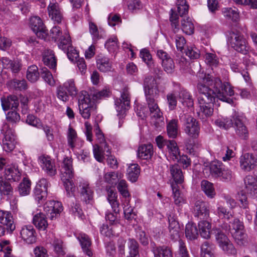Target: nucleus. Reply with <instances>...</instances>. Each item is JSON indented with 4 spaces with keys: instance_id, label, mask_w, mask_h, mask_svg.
<instances>
[{
    "instance_id": "obj_1",
    "label": "nucleus",
    "mask_w": 257,
    "mask_h": 257,
    "mask_svg": "<svg viewBox=\"0 0 257 257\" xmlns=\"http://www.w3.org/2000/svg\"><path fill=\"white\" fill-rule=\"evenodd\" d=\"M144 91L152 117L161 119L162 113L156 101L159 95V90L156 80L152 76H146L143 83Z\"/></svg>"
},
{
    "instance_id": "obj_2",
    "label": "nucleus",
    "mask_w": 257,
    "mask_h": 257,
    "mask_svg": "<svg viewBox=\"0 0 257 257\" xmlns=\"http://www.w3.org/2000/svg\"><path fill=\"white\" fill-rule=\"evenodd\" d=\"M233 87L228 82L222 83L218 77H210V101L217 98L222 101L231 103L233 100L228 96L234 95Z\"/></svg>"
},
{
    "instance_id": "obj_3",
    "label": "nucleus",
    "mask_w": 257,
    "mask_h": 257,
    "mask_svg": "<svg viewBox=\"0 0 257 257\" xmlns=\"http://www.w3.org/2000/svg\"><path fill=\"white\" fill-rule=\"evenodd\" d=\"M197 88L200 93L198 116L203 121L207 122L209 118V74L202 73L199 75Z\"/></svg>"
},
{
    "instance_id": "obj_4",
    "label": "nucleus",
    "mask_w": 257,
    "mask_h": 257,
    "mask_svg": "<svg viewBox=\"0 0 257 257\" xmlns=\"http://www.w3.org/2000/svg\"><path fill=\"white\" fill-rule=\"evenodd\" d=\"M216 126L227 130L231 127L234 122L235 128V133L236 135L241 139L247 140L249 138V131L247 127L243 123L239 116L234 114L232 116V118H218L214 120H212Z\"/></svg>"
},
{
    "instance_id": "obj_5",
    "label": "nucleus",
    "mask_w": 257,
    "mask_h": 257,
    "mask_svg": "<svg viewBox=\"0 0 257 257\" xmlns=\"http://www.w3.org/2000/svg\"><path fill=\"white\" fill-rule=\"evenodd\" d=\"M60 173L61 178L63 182L67 196L69 197L74 196L76 188L73 182L70 180L73 177L72 159L71 158H64L61 166Z\"/></svg>"
},
{
    "instance_id": "obj_6",
    "label": "nucleus",
    "mask_w": 257,
    "mask_h": 257,
    "mask_svg": "<svg viewBox=\"0 0 257 257\" xmlns=\"http://www.w3.org/2000/svg\"><path fill=\"white\" fill-rule=\"evenodd\" d=\"M210 175L215 179L228 182L231 180L233 174L221 161L215 160L210 163Z\"/></svg>"
},
{
    "instance_id": "obj_7",
    "label": "nucleus",
    "mask_w": 257,
    "mask_h": 257,
    "mask_svg": "<svg viewBox=\"0 0 257 257\" xmlns=\"http://www.w3.org/2000/svg\"><path fill=\"white\" fill-rule=\"evenodd\" d=\"M79 112L84 119L89 118L91 113L96 109V104L91 101L90 95L86 91H82L78 96Z\"/></svg>"
},
{
    "instance_id": "obj_8",
    "label": "nucleus",
    "mask_w": 257,
    "mask_h": 257,
    "mask_svg": "<svg viewBox=\"0 0 257 257\" xmlns=\"http://www.w3.org/2000/svg\"><path fill=\"white\" fill-rule=\"evenodd\" d=\"M115 105L119 119V127H120L123 123L121 120L124 118L126 110L130 107V94L128 88H124L122 89L120 97L115 100Z\"/></svg>"
},
{
    "instance_id": "obj_9",
    "label": "nucleus",
    "mask_w": 257,
    "mask_h": 257,
    "mask_svg": "<svg viewBox=\"0 0 257 257\" xmlns=\"http://www.w3.org/2000/svg\"><path fill=\"white\" fill-rule=\"evenodd\" d=\"M228 41L230 47L238 53L246 55L250 51V46L247 40L240 33H231Z\"/></svg>"
},
{
    "instance_id": "obj_10",
    "label": "nucleus",
    "mask_w": 257,
    "mask_h": 257,
    "mask_svg": "<svg viewBox=\"0 0 257 257\" xmlns=\"http://www.w3.org/2000/svg\"><path fill=\"white\" fill-rule=\"evenodd\" d=\"M50 35L55 41H58V46L60 49H65L68 47L71 40L67 31L63 32L58 26L53 27L51 29Z\"/></svg>"
},
{
    "instance_id": "obj_11",
    "label": "nucleus",
    "mask_w": 257,
    "mask_h": 257,
    "mask_svg": "<svg viewBox=\"0 0 257 257\" xmlns=\"http://www.w3.org/2000/svg\"><path fill=\"white\" fill-rule=\"evenodd\" d=\"M183 126L184 131L188 136L193 138L198 137L200 127L198 121L191 115L187 114L184 115Z\"/></svg>"
},
{
    "instance_id": "obj_12",
    "label": "nucleus",
    "mask_w": 257,
    "mask_h": 257,
    "mask_svg": "<svg viewBox=\"0 0 257 257\" xmlns=\"http://www.w3.org/2000/svg\"><path fill=\"white\" fill-rule=\"evenodd\" d=\"M239 160L240 169L244 172H250L257 166V155L252 153L243 154Z\"/></svg>"
},
{
    "instance_id": "obj_13",
    "label": "nucleus",
    "mask_w": 257,
    "mask_h": 257,
    "mask_svg": "<svg viewBox=\"0 0 257 257\" xmlns=\"http://www.w3.org/2000/svg\"><path fill=\"white\" fill-rule=\"evenodd\" d=\"M30 25L33 31L38 37L44 39L47 36V31L41 18L37 16L32 17L30 19Z\"/></svg>"
},
{
    "instance_id": "obj_14",
    "label": "nucleus",
    "mask_w": 257,
    "mask_h": 257,
    "mask_svg": "<svg viewBox=\"0 0 257 257\" xmlns=\"http://www.w3.org/2000/svg\"><path fill=\"white\" fill-rule=\"evenodd\" d=\"M78 189L81 200L86 204H92L94 192L88 182L85 181L80 182Z\"/></svg>"
},
{
    "instance_id": "obj_15",
    "label": "nucleus",
    "mask_w": 257,
    "mask_h": 257,
    "mask_svg": "<svg viewBox=\"0 0 257 257\" xmlns=\"http://www.w3.org/2000/svg\"><path fill=\"white\" fill-rule=\"evenodd\" d=\"M48 185L47 180L45 178L40 179L34 189V196L38 203H43L46 198Z\"/></svg>"
},
{
    "instance_id": "obj_16",
    "label": "nucleus",
    "mask_w": 257,
    "mask_h": 257,
    "mask_svg": "<svg viewBox=\"0 0 257 257\" xmlns=\"http://www.w3.org/2000/svg\"><path fill=\"white\" fill-rule=\"evenodd\" d=\"M44 209L51 219H53L63 210V206L61 202L51 200L44 205Z\"/></svg>"
},
{
    "instance_id": "obj_17",
    "label": "nucleus",
    "mask_w": 257,
    "mask_h": 257,
    "mask_svg": "<svg viewBox=\"0 0 257 257\" xmlns=\"http://www.w3.org/2000/svg\"><path fill=\"white\" fill-rule=\"evenodd\" d=\"M39 163L42 169L50 176L56 175L57 171L54 162L48 156H41L39 158Z\"/></svg>"
},
{
    "instance_id": "obj_18",
    "label": "nucleus",
    "mask_w": 257,
    "mask_h": 257,
    "mask_svg": "<svg viewBox=\"0 0 257 257\" xmlns=\"http://www.w3.org/2000/svg\"><path fill=\"white\" fill-rule=\"evenodd\" d=\"M20 237L24 242L32 244L36 240V231L31 225L23 226L20 230Z\"/></svg>"
},
{
    "instance_id": "obj_19",
    "label": "nucleus",
    "mask_w": 257,
    "mask_h": 257,
    "mask_svg": "<svg viewBox=\"0 0 257 257\" xmlns=\"http://www.w3.org/2000/svg\"><path fill=\"white\" fill-rule=\"evenodd\" d=\"M0 223L6 226L7 231L10 233L16 228L13 216L9 211L0 210Z\"/></svg>"
},
{
    "instance_id": "obj_20",
    "label": "nucleus",
    "mask_w": 257,
    "mask_h": 257,
    "mask_svg": "<svg viewBox=\"0 0 257 257\" xmlns=\"http://www.w3.org/2000/svg\"><path fill=\"white\" fill-rule=\"evenodd\" d=\"M245 192L252 197H257V180L252 175L244 179Z\"/></svg>"
},
{
    "instance_id": "obj_21",
    "label": "nucleus",
    "mask_w": 257,
    "mask_h": 257,
    "mask_svg": "<svg viewBox=\"0 0 257 257\" xmlns=\"http://www.w3.org/2000/svg\"><path fill=\"white\" fill-rule=\"evenodd\" d=\"M1 103L3 109L4 111L9 110H16L19 105V101L18 97L15 95H10L7 97L1 98Z\"/></svg>"
},
{
    "instance_id": "obj_22",
    "label": "nucleus",
    "mask_w": 257,
    "mask_h": 257,
    "mask_svg": "<svg viewBox=\"0 0 257 257\" xmlns=\"http://www.w3.org/2000/svg\"><path fill=\"white\" fill-rule=\"evenodd\" d=\"M3 67L10 69L13 73H18L21 70V64L17 60H11L9 57H3L0 59Z\"/></svg>"
},
{
    "instance_id": "obj_23",
    "label": "nucleus",
    "mask_w": 257,
    "mask_h": 257,
    "mask_svg": "<svg viewBox=\"0 0 257 257\" xmlns=\"http://www.w3.org/2000/svg\"><path fill=\"white\" fill-rule=\"evenodd\" d=\"M169 222V231L171 238L175 241L180 237V226L179 223L175 218L169 215L168 217Z\"/></svg>"
},
{
    "instance_id": "obj_24",
    "label": "nucleus",
    "mask_w": 257,
    "mask_h": 257,
    "mask_svg": "<svg viewBox=\"0 0 257 257\" xmlns=\"http://www.w3.org/2000/svg\"><path fill=\"white\" fill-rule=\"evenodd\" d=\"M76 237L80 242L83 252L88 256H92L93 253L91 249V241L89 236L85 233H81L78 234Z\"/></svg>"
},
{
    "instance_id": "obj_25",
    "label": "nucleus",
    "mask_w": 257,
    "mask_h": 257,
    "mask_svg": "<svg viewBox=\"0 0 257 257\" xmlns=\"http://www.w3.org/2000/svg\"><path fill=\"white\" fill-rule=\"evenodd\" d=\"M47 9L49 16L52 20L57 23L61 22L63 19L62 14L57 3H50Z\"/></svg>"
},
{
    "instance_id": "obj_26",
    "label": "nucleus",
    "mask_w": 257,
    "mask_h": 257,
    "mask_svg": "<svg viewBox=\"0 0 257 257\" xmlns=\"http://www.w3.org/2000/svg\"><path fill=\"white\" fill-rule=\"evenodd\" d=\"M151 248L154 257H173L171 250L165 246H157L154 242H152Z\"/></svg>"
},
{
    "instance_id": "obj_27",
    "label": "nucleus",
    "mask_w": 257,
    "mask_h": 257,
    "mask_svg": "<svg viewBox=\"0 0 257 257\" xmlns=\"http://www.w3.org/2000/svg\"><path fill=\"white\" fill-rule=\"evenodd\" d=\"M4 178L13 180V181H18L21 178V173L19 172L17 166L14 165L5 166Z\"/></svg>"
},
{
    "instance_id": "obj_28",
    "label": "nucleus",
    "mask_w": 257,
    "mask_h": 257,
    "mask_svg": "<svg viewBox=\"0 0 257 257\" xmlns=\"http://www.w3.org/2000/svg\"><path fill=\"white\" fill-rule=\"evenodd\" d=\"M221 227L226 232H230L232 234L234 232V231H240L244 230V225L242 222L240 221L237 218H234L232 221L229 222V224L223 223L221 225Z\"/></svg>"
},
{
    "instance_id": "obj_29",
    "label": "nucleus",
    "mask_w": 257,
    "mask_h": 257,
    "mask_svg": "<svg viewBox=\"0 0 257 257\" xmlns=\"http://www.w3.org/2000/svg\"><path fill=\"white\" fill-rule=\"evenodd\" d=\"M33 223L38 229L45 230L48 226L46 215L42 212L35 214L33 218Z\"/></svg>"
},
{
    "instance_id": "obj_30",
    "label": "nucleus",
    "mask_w": 257,
    "mask_h": 257,
    "mask_svg": "<svg viewBox=\"0 0 257 257\" xmlns=\"http://www.w3.org/2000/svg\"><path fill=\"white\" fill-rule=\"evenodd\" d=\"M170 174L177 184H181L184 181L182 171L178 164L170 165L169 167Z\"/></svg>"
},
{
    "instance_id": "obj_31",
    "label": "nucleus",
    "mask_w": 257,
    "mask_h": 257,
    "mask_svg": "<svg viewBox=\"0 0 257 257\" xmlns=\"http://www.w3.org/2000/svg\"><path fill=\"white\" fill-rule=\"evenodd\" d=\"M5 179L0 173V201L2 200L3 196L11 195L13 193V187Z\"/></svg>"
},
{
    "instance_id": "obj_32",
    "label": "nucleus",
    "mask_w": 257,
    "mask_h": 257,
    "mask_svg": "<svg viewBox=\"0 0 257 257\" xmlns=\"http://www.w3.org/2000/svg\"><path fill=\"white\" fill-rule=\"evenodd\" d=\"M153 154V147L152 144L142 145L139 148L138 155L142 159H150L151 158Z\"/></svg>"
},
{
    "instance_id": "obj_33",
    "label": "nucleus",
    "mask_w": 257,
    "mask_h": 257,
    "mask_svg": "<svg viewBox=\"0 0 257 257\" xmlns=\"http://www.w3.org/2000/svg\"><path fill=\"white\" fill-rule=\"evenodd\" d=\"M43 61L45 65L49 68L54 69L56 67V59L53 51L46 50L43 54Z\"/></svg>"
},
{
    "instance_id": "obj_34",
    "label": "nucleus",
    "mask_w": 257,
    "mask_h": 257,
    "mask_svg": "<svg viewBox=\"0 0 257 257\" xmlns=\"http://www.w3.org/2000/svg\"><path fill=\"white\" fill-rule=\"evenodd\" d=\"M15 138L13 134L6 132L3 140V147L7 152H11L15 148Z\"/></svg>"
},
{
    "instance_id": "obj_35",
    "label": "nucleus",
    "mask_w": 257,
    "mask_h": 257,
    "mask_svg": "<svg viewBox=\"0 0 257 257\" xmlns=\"http://www.w3.org/2000/svg\"><path fill=\"white\" fill-rule=\"evenodd\" d=\"M140 174V168L138 165L133 164L130 165L127 169V178L132 182H136Z\"/></svg>"
},
{
    "instance_id": "obj_36",
    "label": "nucleus",
    "mask_w": 257,
    "mask_h": 257,
    "mask_svg": "<svg viewBox=\"0 0 257 257\" xmlns=\"http://www.w3.org/2000/svg\"><path fill=\"white\" fill-rule=\"evenodd\" d=\"M167 148L168 150L170 158L174 161H178L180 151L177 143L174 140L168 142Z\"/></svg>"
},
{
    "instance_id": "obj_37",
    "label": "nucleus",
    "mask_w": 257,
    "mask_h": 257,
    "mask_svg": "<svg viewBox=\"0 0 257 257\" xmlns=\"http://www.w3.org/2000/svg\"><path fill=\"white\" fill-rule=\"evenodd\" d=\"M96 64L98 69L103 72L109 71L111 68L109 59L105 57L98 56L96 59Z\"/></svg>"
},
{
    "instance_id": "obj_38",
    "label": "nucleus",
    "mask_w": 257,
    "mask_h": 257,
    "mask_svg": "<svg viewBox=\"0 0 257 257\" xmlns=\"http://www.w3.org/2000/svg\"><path fill=\"white\" fill-rule=\"evenodd\" d=\"M179 100L183 105L188 107L191 110L193 106L194 102L189 93L186 90H182L179 93Z\"/></svg>"
},
{
    "instance_id": "obj_39",
    "label": "nucleus",
    "mask_w": 257,
    "mask_h": 257,
    "mask_svg": "<svg viewBox=\"0 0 257 257\" xmlns=\"http://www.w3.org/2000/svg\"><path fill=\"white\" fill-rule=\"evenodd\" d=\"M7 85L11 89L16 90H23L27 88V82L24 79L18 80L14 79L8 81Z\"/></svg>"
},
{
    "instance_id": "obj_40",
    "label": "nucleus",
    "mask_w": 257,
    "mask_h": 257,
    "mask_svg": "<svg viewBox=\"0 0 257 257\" xmlns=\"http://www.w3.org/2000/svg\"><path fill=\"white\" fill-rule=\"evenodd\" d=\"M198 231L196 224L192 222H188L186 225L185 235L190 240L197 238Z\"/></svg>"
},
{
    "instance_id": "obj_41",
    "label": "nucleus",
    "mask_w": 257,
    "mask_h": 257,
    "mask_svg": "<svg viewBox=\"0 0 257 257\" xmlns=\"http://www.w3.org/2000/svg\"><path fill=\"white\" fill-rule=\"evenodd\" d=\"M222 12L224 17L232 21L236 22L239 19V12L236 8H224Z\"/></svg>"
},
{
    "instance_id": "obj_42",
    "label": "nucleus",
    "mask_w": 257,
    "mask_h": 257,
    "mask_svg": "<svg viewBox=\"0 0 257 257\" xmlns=\"http://www.w3.org/2000/svg\"><path fill=\"white\" fill-rule=\"evenodd\" d=\"M178 121L176 119L170 120L167 125V131L169 138L174 139L178 134Z\"/></svg>"
},
{
    "instance_id": "obj_43",
    "label": "nucleus",
    "mask_w": 257,
    "mask_h": 257,
    "mask_svg": "<svg viewBox=\"0 0 257 257\" xmlns=\"http://www.w3.org/2000/svg\"><path fill=\"white\" fill-rule=\"evenodd\" d=\"M129 249L128 255L126 257H140L139 252V245L138 242L133 238H129L127 242Z\"/></svg>"
},
{
    "instance_id": "obj_44",
    "label": "nucleus",
    "mask_w": 257,
    "mask_h": 257,
    "mask_svg": "<svg viewBox=\"0 0 257 257\" xmlns=\"http://www.w3.org/2000/svg\"><path fill=\"white\" fill-rule=\"evenodd\" d=\"M181 27L182 31L187 35H191L194 33V26L192 20L189 17L185 16L181 21Z\"/></svg>"
},
{
    "instance_id": "obj_45",
    "label": "nucleus",
    "mask_w": 257,
    "mask_h": 257,
    "mask_svg": "<svg viewBox=\"0 0 257 257\" xmlns=\"http://www.w3.org/2000/svg\"><path fill=\"white\" fill-rule=\"evenodd\" d=\"M195 211L197 215L201 218V216L205 217L207 219L209 217V211L207 209V204L203 201H198L196 203Z\"/></svg>"
},
{
    "instance_id": "obj_46",
    "label": "nucleus",
    "mask_w": 257,
    "mask_h": 257,
    "mask_svg": "<svg viewBox=\"0 0 257 257\" xmlns=\"http://www.w3.org/2000/svg\"><path fill=\"white\" fill-rule=\"evenodd\" d=\"M26 76L27 79L31 82H36L38 80L40 76L38 67L36 65H32L29 67Z\"/></svg>"
},
{
    "instance_id": "obj_47",
    "label": "nucleus",
    "mask_w": 257,
    "mask_h": 257,
    "mask_svg": "<svg viewBox=\"0 0 257 257\" xmlns=\"http://www.w3.org/2000/svg\"><path fill=\"white\" fill-rule=\"evenodd\" d=\"M231 234L236 243L239 245H244L247 242V235L244 233V230L240 231H234Z\"/></svg>"
},
{
    "instance_id": "obj_48",
    "label": "nucleus",
    "mask_w": 257,
    "mask_h": 257,
    "mask_svg": "<svg viewBox=\"0 0 257 257\" xmlns=\"http://www.w3.org/2000/svg\"><path fill=\"white\" fill-rule=\"evenodd\" d=\"M117 188L121 195L124 198V201H130V194L126 181L124 180H120L118 183Z\"/></svg>"
},
{
    "instance_id": "obj_49",
    "label": "nucleus",
    "mask_w": 257,
    "mask_h": 257,
    "mask_svg": "<svg viewBox=\"0 0 257 257\" xmlns=\"http://www.w3.org/2000/svg\"><path fill=\"white\" fill-rule=\"evenodd\" d=\"M31 183L29 180L24 178L19 184L18 190L21 196H26L30 194L31 191Z\"/></svg>"
},
{
    "instance_id": "obj_50",
    "label": "nucleus",
    "mask_w": 257,
    "mask_h": 257,
    "mask_svg": "<svg viewBox=\"0 0 257 257\" xmlns=\"http://www.w3.org/2000/svg\"><path fill=\"white\" fill-rule=\"evenodd\" d=\"M65 53H67L68 59L72 62H75L79 58V54L77 50H75L71 45V41L65 49H61Z\"/></svg>"
},
{
    "instance_id": "obj_51",
    "label": "nucleus",
    "mask_w": 257,
    "mask_h": 257,
    "mask_svg": "<svg viewBox=\"0 0 257 257\" xmlns=\"http://www.w3.org/2000/svg\"><path fill=\"white\" fill-rule=\"evenodd\" d=\"M0 252L4 253V257L13 255L12 247L9 240H0Z\"/></svg>"
},
{
    "instance_id": "obj_52",
    "label": "nucleus",
    "mask_w": 257,
    "mask_h": 257,
    "mask_svg": "<svg viewBox=\"0 0 257 257\" xmlns=\"http://www.w3.org/2000/svg\"><path fill=\"white\" fill-rule=\"evenodd\" d=\"M20 119V115L16 110H11L6 113L7 121L12 125L18 123Z\"/></svg>"
},
{
    "instance_id": "obj_53",
    "label": "nucleus",
    "mask_w": 257,
    "mask_h": 257,
    "mask_svg": "<svg viewBox=\"0 0 257 257\" xmlns=\"http://www.w3.org/2000/svg\"><path fill=\"white\" fill-rule=\"evenodd\" d=\"M90 96L92 101L95 104L96 102L99 99L108 97L110 96V91L108 89H103L101 91H96Z\"/></svg>"
},
{
    "instance_id": "obj_54",
    "label": "nucleus",
    "mask_w": 257,
    "mask_h": 257,
    "mask_svg": "<svg viewBox=\"0 0 257 257\" xmlns=\"http://www.w3.org/2000/svg\"><path fill=\"white\" fill-rule=\"evenodd\" d=\"M107 200L115 213L119 212L118 203L116 200V193L112 190H108Z\"/></svg>"
},
{
    "instance_id": "obj_55",
    "label": "nucleus",
    "mask_w": 257,
    "mask_h": 257,
    "mask_svg": "<svg viewBox=\"0 0 257 257\" xmlns=\"http://www.w3.org/2000/svg\"><path fill=\"white\" fill-rule=\"evenodd\" d=\"M129 202L130 201H124L123 212L125 218L128 221H132L133 219H135L136 214L134 212L133 208L130 206Z\"/></svg>"
},
{
    "instance_id": "obj_56",
    "label": "nucleus",
    "mask_w": 257,
    "mask_h": 257,
    "mask_svg": "<svg viewBox=\"0 0 257 257\" xmlns=\"http://www.w3.org/2000/svg\"><path fill=\"white\" fill-rule=\"evenodd\" d=\"M105 46L110 52H114L117 50L118 44L116 37L112 36L108 39L105 43Z\"/></svg>"
},
{
    "instance_id": "obj_57",
    "label": "nucleus",
    "mask_w": 257,
    "mask_h": 257,
    "mask_svg": "<svg viewBox=\"0 0 257 257\" xmlns=\"http://www.w3.org/2000/svg\"><path fill=\"white\" fill-rule=\"evenodd\" d=\"M200 233L205 239L209 238V222L207 220L200 221L198 223Z\"/></svg>"
},
{
    "instance_id": "obj_58",
    "label": "nucleus",
    "mask_w": 257,
    "mask_h": 257,
    "mask_svg": "<svg viewBox=\"0 0 257 257\" xmlns=\"http://www.w3.org/2000/svg\"><path fill=\"white\" fill-rule=\"evenodd\" d=\"M176 5L177 11L180 17H183L188 13L189 6L187 4L186 0H177Z\"/></svg>"
},
{
    "instance_id": "obj_59",
    "label": "nucleus",
    "mask_w": 257,
    "mask_h": 257,
    "mask_svg": "<svg viewBox=\"0 0 257 257\" xmlns=\"http://www.w3.org/2000/svg\"><path fill=\"white\" fill-rule=\"evenodd\" d=\"M212 233H214L216 240L219 246H221L222 245L229 240L227 236L222 232L219 229H216L212 231Z\"/></svg>"
},
{
    "instance_id": "obj_60",
    "label": "nucleus",
    "mask_w": 257,
    "mask_h": 257,
    "mask_svg": "<svg viewBox=\"0 0 257 257\" xmlns=\"http://www.w3.org/2000/svg\"><path fill=\"white\" fill-rule=\"evenodd\" d=\"M140 56L143 61L146 63L148 66L151 68L153 65L152 55L149 51L147 49H142L140 51Z\"/></svg>"
},
{
    "instance_id": "obj_61",
    "label": "nucleus",
    "mask_w": 257,
    "mask_h": 257,
    "mask_svg": "<svg viewBox=\"0 0 257 257\" xmlns=\"http://www.w3.org/2000/svg\"><path fill=\"white\" fill-rule=\"evenodd\" d=\"M74 201H76L75 198H72L70 201L69 204L70 207V210L74 215L80 217L82 214V210L80 208L79 204L76 201L75 202Z\"/></svg>"
},
{
    "instance_id": "obj_62",
    "label": "nucleus",
    "mask_w": 257,
    "mask_h": 257,
    "mask_svg": "<svg viewBox=\"0 0 257 257\" xmlns=\"http://www.w3.org/2000/svg\"><path fill=\"white\" fill-rule=\"evenodd\" d=\"M103 146L96 145L93 147V154L95 159L99 162H102L104 160V155L103 152Z\"/></svg>"
},
{
    "instance_id": "obj_63",
    "label": "nucleus",
    "mask_w": 257,
    "mask_h": 257,
    "mask_svg": "<svg viewBox=\"0 0 257 257\" xmlns=\"http://www.w3.org/2000/svg\"><path fill=\"white\" fill-rule=\"evenodd\" d=\"M62 86L65 87V89L67 90L70 95L75 96L77 94V90L73 80H68Z\"/></svg>"
},
{
    "instance_id": "obj_64",
    "label": "nucleus",
    "mask_w": 257,
    "mask_h": 257,
    "mask_svg": "<svg viewBox=\"0 0 257 257\" xmlns=\"http://www.w3.org/2000/svg\"><path fill=\"white\" fill-rule=\"evenodd\" d=\"M185 54L191 59H197L200 57L199 50L194 46H188Z\"/></svg>"
}]
</instances>
